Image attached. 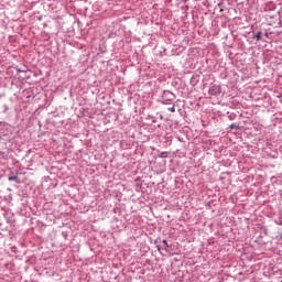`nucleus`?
I'll list each match as a JSON object with an SVG mask.
<instances>
[{"mask_svg": "<svg viewBox=\"0 0 282 282\" xmlns=\"http://www.w3.org/2000/svg\"><path fill=\"white\" fill-rule=\"evenodd\" d=\"M9 182H14V181H17V180H19V177H17V176H9Z\"/></svg>", "mask_w": 282, "mask_h": 282, "instance_id": "nucleus-1", "label": "nucleus"}, {"mask_svg": "<svg viewBox=\"0 0 282 282\" xmlns=\"http://www.w3.org/2000/svg\"><path fill=\"white\" fill-rule=\"evenodd\" d=\"M257 41H261V32H258L256 35Z\"/></svg>", "mask_w": 282, "mask_h": 282, "instance_id": "nucleus-2", "label": "nucleus"}, {"mask_svg": "<svg viewBox=\"0 0 282 282\" xmlns=\"http://www.w3.org/2000/svg\"><path fill=\"white\" fill-rule=\"evenodd\" d=\"M169 111H171L172 113H175V106L169 108Z\"/></svg>", "mask_w": 282, "mask_h": 282, "instance_id": "nucleus-3", "label": "nucleus"}, {"mask_svg": "<svg viewBox=\"0 0 282 282\" xmlns=\"http://www.w3.org/2000/svg\"><path fill=\"white\" fill-rule=\"evenodd\" d=\"M162 243L165 246V248H169V242L166 240H163Z\"/></svg>", "mask_w": 282, "mask_h": 282, "instance_id": "nucleus-4", "label": "nucleus"}, {"mask_svg": "<svg viewBox=\"0 0 282 282\" xmlns=\"http://www.w3.org/2000/svg\"><path fill=\"white\" fill-rule=\"evenodd\" d=\"M230 129H237V126H236L235 123H232V124L230 126Z\"/></svg>", "mask_w": 282, "mask_h": 282, "instance_id": "nucleus-5", "label": "nucleus"}]
</instances>
